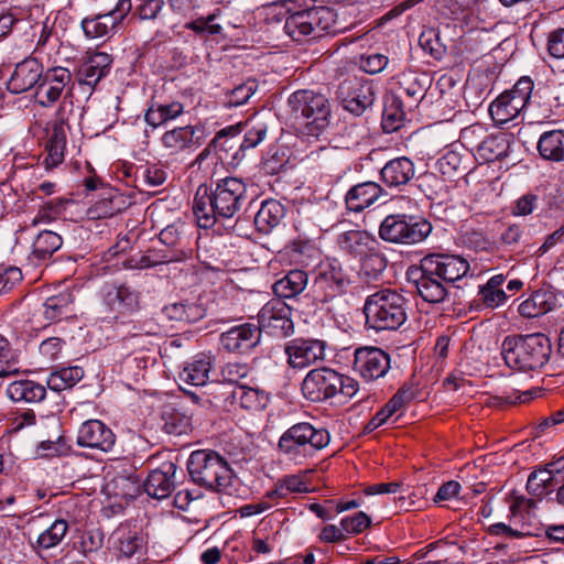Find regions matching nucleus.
<instances>
[{
    "label": "nucleus",
    "instance_id": "nucleus-1",
    "mask_svg": "<svg viewBox=\"0 0 564 564\" xmlns=\"http://www.w3.org/2000/svg\"><path fill=\"white\" fill-rule=\"evenodd\" d=\"M248 199L247 184L238 177H225L214 185H199L193 200V213L202 228L232 219Z\"/></svg>",
    "mask_w": 564,
    "mask_h": 564
},
{
    "label": "nucleus",
    "instance_id": "nucleus-2",
    "mask_svg": "<svg viewBox=\"0 0 564 564\" xmlns=\"http://www.w3.org/2000/svg\"><path fill=\"white\" fill-rule=\"evenodd\" d=\"M409 300L392 289L368 295L364 303L365 325L377 333L399 329L408 319Z\"/></svg>",
    "mask_w": 564,
    "mask_h": 564
},
{
    "label": "nucleus",
    "instance_id": "nucleus-3",
    "mask_svg": "<svg viewBox=\"0 0 564 564\" xmlns=\"http://www.w3.org/2000/svg\"><path fill=\"white\" fill-rule=\"evenodd\" d=\"M552 345L542 333L507 336L501 345L506 365L519 371L541 369L550 359Z\"/></svg>",
    "mask_w": 564,
    "mask_h": 564
},
{
    "label": "nucleus",
    "instance_id": "nucleus-4",
    "mask_svg": "<svg viewBox=\"0 0 564 564\" xmlns=\"http://www.w3.org/2000/svg\"><path fill=\"white\" fill-rule=\"evenodd\" d=\"M291 118L302 132L318 137L330 123L332 106L328 98L312 89H300L288 98Z\"/></svg>",
    "mask_w": 564,
    "mask_h": 564
},
{
    "label": "nucleus",
    "instance_id": "nucleus-5",
    "mask_svg": "<svg viewBox=\"0 0 564 564\" xmlns=\"http://www.w3.org/2000/svg\"><path fill=\"white\" fill-rule=\"evenodd\" d=\"M330 442V435L323 427L308 422H299L286 429L278 441L279 453L289 462L303 465Z\"/></svg>",
    "mask_w": 564,
    "mask_h": 564
},
{
    "label": "nucleus",
    "instance_id": "nucleus-6",
    "mask_svg": "<svg viewBox=\"0 0 564 564\" xmlns=\"http://www.w3.org/2000/svg\"><path fill=\"white\" fill-rule=\"evenodd\" d=\"M187 469L195 484L210 490H226L232 481L228 463L214 451H194L188 458Z\"/></svg>",
    "mask_w": 564,
    "mask_h": 564
},
{
    "label": "nucleus",
    "instance_id": "nucleus-7",
    "mask_svg": "<svg viewBox=\"0 0 564 564\" xmlns=\"http://www.w3.org/2000/svg\"><path fill=\"white\" fill-rule=\"evenodd\" d=\"M358 382L330 368H316L305 376L302 382L304 397L312 402H322L341 394L354 397L358 391Z\"/></svg>",
    "mask_w": 564,
    "mask_h": 564
},
{
    "label": "nucleus",
    "instance_id": "nucleus-8",
    "mask_svg": "<svg viewBox=\"0 0 564 564\" xmlns=\"http://www.w3.org/2000/svg\"><path fill=\"white\" fill-rule=\"evenodd\" d=\"M284 22L285 33L294 41L301 42L307 36L316 37L321 32H336L337 15L325 6H314L291 12Z\"/></svg>",
    "mask_w": 564,
    "mask_h": 564
},
{
    "label": "nucleus",
    "instance_id": "nucleus-9",
    "mask_svg": "<svg viewBox=\"0 0 564 564\" xmlns=\"http://www.w3.org/2000/svg\"><path fill=\"white\" fill-rule=\"evenodd\" d=\"M431 231L432 225L426 219L406 214L388 215L379 226V237L394 245L420 243Z\"/></svg>",
    "mask_w": 564,
    "mask_h": 564
},
{
    "label": "nucleus",
    "instance_id": "nucleus-10",
    "mask_svg": "<svg viewBox=\"0 0 564 564\" xmlns=\"http://www.w3.org/2000/svg\"><path fill=\"white\" fill-rule=\"evenodd\" d=\"M336 96L345 110L361 116L373 105L376 88L371 79L350 76L338 85Z\"/></svg>",
    "mask_w": 564,
    "mask_h": 564
},
{
    "label": "nucleus",
    "instance_id": "nucleus-11",
    "mask_svg": "<svg viewBox=\"0 0 564 564\" xmlns=\"http://www.w3.org/2000/svg\"><path fill=\"white\" fill-rule=\"evenodd\" d=\"M431 267L423 259L419 265L406 270V280L416 294L426 303L440 304L448 296L447 284L435 272H427Z\"/></svg>",
    "mask_w": 564,
    "mask_h": 564
},
{
    "label": "nucleus",
    "instance_id": "nucleus-12",
    "mask_svg": "<svg viewBox=\"0 0 564 564\" xmlns=\"http://www.w3.org/2000/svg\"><path fill=\"white\" fill-rule=\"evenodd\" d=\"M348 284V275L337 260L323 261L316 267L313 291L321 302H328L338 296Z\"/></svg>",
    "mask_w": 564,
    "mask_h": 564
},
{
    "label": "nucleus",
    "instance_id": "nucleus-13",
    "mask_svg": "<svg viewBox=\"0 0 564 564\" xmlns=\"http://www.w3.org/2000/svg\"><path fill=\"white\" fill-rule=\"evenodd\" d=\"M131 10V0H118L111 11L84 18L80 22L82 30L90 40L110 37L117 33L118 28Z\"/></svg>",
    "mask_w": 564,
    "mask_h": 564
},
{
    "label": "nucleus",
    "instance_id": "nucleus-14",
    "mask_svg": "<svg viewBox=\"0 0 564 564\" xmlns=\"http://www.w3.org/2000/svg\"><path fill=\"white\" fill-rule=\"evenodd\" d=\"M260 335L267 333L274 337L290 336L294 330L291 308L280 299H273L258 313Z\"/></svg>",
    "mask_w": 564,
    "mask_h": 564
},
{
    "label": "nucleus",
    "instance_id": "nucleus-15",
    "mask_svg": "<svg viewBox=\"0 0 564 564\" xmlns=\"http://www.w3.org/2000/svg\"><path fill=\"white\" fill-rule=\"evenodd\" d=\"M208 135L205 124H186L165 131L161 137V143L170 154L175 155L198 149Z\"/></svg>",
    "mask_w": 564,
    "mask_h": 564
},
{
    "label": "nucleus",
    "instance_id": "nucleus-16",
    "mask_svg": "<svg viewBox=\"0 0 564 564\" xmlns=\"http://www.w3.org/2000/svg\"><path fill=\"white\" fill-rule=\"evenodd\" d=\"M230 386L214 382L210 384V394H214V402L216 404L228 399L232 402H239L241 408L249 411H261L267 406L269 401L268 394L259 389L250 388L247 386H237L229 390Z\"/></svg>",
    "mask_w": 564,
    "mask_h": 564
},
{
    "label": "nucleus",
    "instance_id": "nucleus-17",
    "mask_svg": "<svg viewBox=\"0 0 564 564\" xmlns=\"http://www.w3.org/2000/svg\"><path fill=\"white\" fill-rule=\"evenodd\" d=\"M390 361V355L375 346L359 347L354 352V370L366 381L384 377Z\"/></svg>",
    "mask_w": 564,
    "mask_h": 564
},
{
    "label": "nucleus",
    "instance_id": "nucleus-18",
    "mask_svg": "<svg viewBox=\"0 0 564 564\" xmlns=\"http://www.w3.org/2000/svg\"><path fill=\"white\" fill-rule=\"evenodd\" d=\"M326 344L321 339L294 338L284 346L288 364L302 369L325 359Z\"/></svg>",
    "mask_w": 564,
    "mask_h": 564
},
{
    "label": "nucleus",
    "instance_id": "nucleus-19",
    "mask_svg": "<svg viewBox=\"0 0 564 564\" xmlns=\"http://www.w3.org/2000/svg\"><path fill=\"white\" fill-rule=\"evenodd\" d=\"M72 74L65 67H51L42 72V78L36 88L39 104L43 107H52L70 85Z\"/></svg>",
    "mask_w": 564,
    "mask_h": 564
},
{
    "label": "nucleus",
    "instance_id": "nucleus-20",
    "mask_svg": "<svg viewBox=\"0 0 564 564\" xmlns=\"http://www.w3.org/2000/svg\"><path fill=\"white\" fill-rule=\"evenodd\" d=\"M260 329L251 323L232 326L220 335L223 348L236 354H249L260 344Z\"/></svg>",
    "mask_w": 564,
    "mask_h": 564
},
{
    "label": "nucleus",
    "instance_id": "nucleus-21",
    "mask_svg": "<svg viewBox=\"0 0 564 564\" xmlns=\"http://www.w3.org/2000/svg\"><path fill=\"white\" fill-rule=\"evenodd\" d=\"M77 444L101 452H110L116 444L112 430L100 420H87L77 431Z\"/></svg>",
    "mask_w": 564,
    "mask_h": 564
},
{
    "label": "nucleus",
    "instance_id": "nucleus-22",
    "mask_svg": "<svg viewBox=\"0 0 564 564\" xmlns=\"http://www.w3.org/2000/svg\"><path fill=\"white\" fill-rule=\"evenodd\" d=\"M423 260L431 267L427 272H435L446 284L460 280L469 271V263L459 256L433 253Z\"/></svg>",
    "mask_w": 564,
    "mask_h": 564
},
{
    "label": "nucleus",
    "instance_id": "nucleus-23",
    "mask_svg": "<svg viewBox=\"0 0 564 564\" xmlns=\"http://www.w3.org/2000/svg\"><path fill=\"white\" fill-rule=\"evenodd\" d=\"M176 464L167 460L153 469L143 482L144 491L154 499L167 498L176 487Z\"/></svg>",
    "mask_w": 564,
    "mask_h": 564
},
{
    "label": "nucleus",
    "instance_id": "nucleus-24",
    "mask_svg": "<svg viewBox=\"0 0 564 564\" xmlns=\"http://www.w3.org/2000/svg\"><path fill=\"white\" fill-rule=\"evenodd\" d=\"M43 65L33 57L23 59L15 65L9 82L8 89L13 94H22L37 88L42 78Z\"/></svg>",
    "mask_w": 564,
    "mask_h": 564
},
{
    "label": "nucleus",
    "instance_id": "nucleus-25",
    "mask_svg": "<svg viewBox=\"0 0 564 564\" xmlns=\"http://www.w3.org/2000/svg\"><path fill=\"white\" fill-rule=\"evenodd\" d=\"M336 245L344 253L362 259L377 249L378 241L366 230L350 229L337 236Z\"/></svg>",
    "mask_w": 564,
    "mask_h": 564
},
{
    "label": "nucleus",
    "instance_id": "nucleus-26",
    "mask_svg": "<svg viewBox=\"0 0 564 564\" xmlns=\"http://www.w3.org/2000/svg\"><path fill=\"white\" fill-rule=\"evenodd\" d=\"M74 295L72 291L64 290L47 297L41 305L37 315L46 324L58 323L74 315Z\"/></svg>",
    "mask_w": 564,
    "mask_h": 564
},
{
    "label": "nucleus",
    "instance_id": "nucleus-27",
    "mask_svg": "<svg viewBox=\"0 0 564 564\" xmlns=\"http://www.w3.org/2000/svg\"><path fill=\"white\" fill-rule=\"evenodd\" d=\"M380 175L386 186L400 188L414 177L415 166L409 158L400 156L387 162L381 169Z\"/></svg>",
    "mask_w": 564,
    "mask_h": 564
},
{
    "label": "nucleus",
    "instance_id": "nucleus-28",
    "mask_svg": "<svg viewBox=\"0 0 564 564\" xmlns=\"http://www.w3.org/2000/svg\"><path fill=\"white\" fill-rule=\"evenodd\" d=\"M382 195L387 196L384 189L376 182H364L354 185L345 196L349 210L361 212L377 202Z\"/></svg>",
    "mask_w": 564,
    "mask_h": 564
},
{
    "label": "nucleus",
    "instance_id": "nucleus-29",
    "mask_svg": "<svg viewBox=\"0 0 564 564\" xmlns=\"http://www.w3.org/2000/svg\"><path fill=\"white\" fill-rule=\"evenodd\" d=\"M512 134L498 132L486 137L480 143L475 145L478 159L484 162L501 161L509 155L511 149Z\"/></svg>",
    "mask_w": 564,
    "mask_h": 564
},
{
    "label": "nucleus",
    "instance_id": "nucleus-30",
    "mask_svg": "<svg viewBox=\"0 0 564 564\" xmlns=\"http://www.w3.org/2000/svg\"><path fill=\"white\" fill-rule=\"evenodd\" d=\"M111 63V56L107 53L93 54L78 69L79 84L94 88L109 73Z\"/></svg>",
    "mask_w": 564,
    "mask_h": 564
},
{
    "label": "nucleus",
    "instance_id": "nucleus-31",
    "mask_svg": "<svg viewBox=\"0 0 564 564\" xmlns=\"http://www.w3.org/2000/svg\"><path fill=\"white\" fill-rule=\"evenodd\" d=\"M400 89L405 96L404 108L412 110L419 106L424 98L430 78L426 74H416L413 72L400 75Z\"/></svg>",
    "mask_w": 564,
    "mask_h": 564
},
{
    "label": "nucleus",
    "instance_id": "nucleus-32",
    "mask_svg": "<svg viewBox=\"0 0 564 564\" xmlns=\"http://www.w3.org/2000/svg\"><path fill=\"white\" fill-rule=\"evenodd\" d=\"M557 306V296L551 290L534 291L530 297L519 305V313L527 318H535L542 316Z\"/></svg>",
    "mask_w": 564,
    "mask_h": 564
},
{
    "label": "nucleus",
    "instance_id": "nucleus-33",
    "mask_svg": "<svg viewBox=\"0 0 564 564\" xmlns=\"http://www.w3.org/2000/svg\"><path fill=\"white\" fill-rule=\"evenodd\" d=\"M212 368V357L206 354H198L184 362L178 378L182 382L191 386H205L209 379Z\"/></svg>",
    "mask_w": 564,
    "mask_h": 564
},
{
    "label": "nucleus",
    "instance_id": "nucleus-34",
    "mask_svg": "<svg viewBox=\"0 0 564 564\" xmlns=\"http://www.w3.org/2000/svg\"><path fill=\"white\" fill-rule=\"evenodd\" d=\"M63 246V238L52 230H42L32 243L29 261L33 265H40L52 258Z\"/></svg>",
    "mask_w": 564,
    "mask_h": 564
},
{
    "label": "nucleus",
    "instance_id": "nucleus-35",
    "mask_svg": "<svg viewBox=\"0 0 564 564\" xmlns=\"http://www.w3.org/2000/svg\"><path fill=\"white\" fill-rule=\"evenodd\" d=\"M47 155L44 163L47 169H52L64 161V150L66 147L65 121L63 119L53 121L47 130Z\"/></svg>",
    "mask_w": 564,
    "mask_h": 564
},
{
    "label": "nucleus",
    "instance_id": "nucleus-36",
    "mask_svg": "<svg viewBox=\"0 0 564 564\" xmlns=\"http://www.w3.org/2000/svg\"><path fill=\"white\" fill-rule=\"evenodd\" d=\"M540 156L552 163H564V130L554 129L543 132L536 144Z\"/></svg>",
    "mask_w": 564,
    "mask_h": 564
},
{
    "label": "nucleus",
    "instance_id": "nucleus-37",
    "mask_svg": "<svg viewBox=\"0 0 564 564\" xmlns=\"http://www.w3.org/2000/svg\"><path fill=\"white\" fill-rule=\"evenodd\" d=\"M6 393L13 402L37 403L44 400L46 389L39 382L22 379L11 382Z\"/></svg>",
    "mask_w": 564,
    "mask_h": 564
},
{
    "label": "nucleus",
    "instance_id": "nucleus-38",
    "mask_svg": "<svg viewBox=\"0 0 564 564\" xmlns=\"http://www.w3.org/2000/svg\"><path fill=\"white\" fill-rule=\"evenodd\" d=\"M308 284V274L299 269L289 271L276 280L272 286L273 293L281 299H295L303 293Z\"/></svg>",
    "mask_w": 564,
    "mask_h": 564
},
{
    "label": "nucleus",
    "instance_id": "nucleus-39",
    "mask_svg": "<svg viewBox=\"0 0 564 564\" xmlns=\"http://www.w3.org/2000/svg\"><path fill=\"white\" fill-rule=\"evenodd\" d=\"M106 304L118 314L131 313L138 308L139 293L121 284L109 290L105 296Z\"/></svg>",
    "mask_w": 564,
    "mask_h": 564
},
{
    "label": "nucleus",
    "instance_id": "nucleus-40",
    "mask_svg": "<svg viewBox=\"0 0 564 564\" xmlns=\"http://www.w3.org/2000/svg\"><path fill=\"white\" fill-rule=\"evenodd\" d=\"M285 216V207L276 199L262 202L260 209L254 216V226L258 231L269 234L280 225Z\"/></svg>",
    "mask_w": 564,
    "mask_h": 564
},
{
    "label": "nucleus",
    "instance_id": "nucleus-41",
    "mask_svg": "<svg viewBox=\"0 0 564 564\" xmlns=\"http://www.w3.org/2000/svg\"><path fill=\"white\" fill-rule=\"evenodd\" d=\"M74 204L73 199L64 197H53L44 200L33 217L32 226L48 225L61 218H65L67 207Z\"/></svg>",
    "mask_w": 564,
    "mask_h": 564
},
{
    "label": "nucleus",
    "instance_id": "nucleus-42",
    "mask_svg": "<svg viewBox=\"0 0 564 564\" xmlns=\"http://www.w3.org/2000/svg\"><path fill=\"white\" fill-rule=\"evenodd\" d=\"M184 112V105L180 101L167 104H153L145 112L144 119L148 124L158 128L163 123L174 120Z\"/></svg>",
    "mask_w": 564,
    "mask_h": 564
},
{
    "label": "nucleus",
    "instance_id": "nucleus-43",
    "mask_svg": "<svg viewBox=\"0 0 564 564\" xmlns=\"http://www.w3.org/2000/svg\"><path fill=\"white\" fill-rule=\"evenodd\" d=\"M105 490L109 496L133 499L140 492V482L132 475L117 474L106 484Z\"/></svg>",
    "mask_w": 564,
    "mask_h": 564
},
{
    "label": "nucleus",
    "instance_id": "nucleus-44",
    "mask_svg": "<svg viewBox=\"0 0 564 564\" xmlns=\"http://www.w3.org/2000/svg\"><path fill=\"white\" fill-rule=\"evenodd\" d=\"M109 541L111 542L112 547L126 557L132 556L141 546L142 542L138 536V533L129 527H119L111 534Z\"/></svg>",
    "mask_w": 564,
    "mask_h": 564
},
{
    "label": "nucleus",
    "instance_id": "nucleus-45",
    "mask_svg": "<svg viewBox=\"0 0 564 564\" xmlns=\"http://www.w3.org/2000/svg\"><path fill=\"white\" fill-rule=\"evenodd\" d=\"M84 377V370L80 367H66L54 371L47 378V387L56 392L74 387Z\"/></svg>",
    "mask_w": 564,
    "mask_h": 564
},
{
    "label": "nucleus",
    "instance_id": "nucleus-46",
    "mask_svg": "<svg viewBox=\"0 0 564 564\" xmlns=\"http://www.w3.org/2000/svg\"><path fill=\"white\" fill-rule=\"evenodd\" d=\"M246 128L243 140L239 145L240 151L253 149L259 145L267 137L269 124L262 118H251L242 123Z\"/></svg>",
    "mask_w": 564,
    "mask_h": 564
},
{
    "label": "nucleus",
    "instance_id": "nucleus-47",
    "mask_svg": "<svg viewBox=\"0 0 564 564\" xmlns=\"http://www.w3.org/2000/svg\"><path fill=\"white\" fill-rule=\"evenodd\" d=\"M520 112V109L517 108L503 93L494 100L489 107V113L498 124H505L511 121Z\"/></svg>",
    "mask_w": 564,
    "mask_h": 564
},
{
    "label": "nucleus",
    "instance_id": "nucleus-48",
    "mask_svg": "<svg viewBox=\"0 0 564 564\" xmlns=\"http://www.w3.org/2000/svg\"><path fill=\"white\" fill-rule=\"evenodd\" d=\"M68 531V523L63 519L55 520L36 540L39 547L48 550L58 545Z\"/></svg>",
    "mask_w": 564,
    "mask_h": 564
},
{
    "label": "nucleus",
    "instance_id": "nucleus-49",
    "mask_svg": "<svg viewBox=\"0 0 564 564\" xmlns=\"http://www.w3.org/2000/svg\"><path fill=\"white\" fill-rule=\"evenodd\" d=\"M555 478L545 468L534 470L530 474L527 481V490L530 495L535 497H542L551 487L556 485Z\"/></svg>",
    "mask_w": 564,
    "mask_h": 564
},
{
    "label": "nucleus",
    "instance_id": "nucleus-50",
    "mask_svg": "<svg viewBox=\"0 0 564 564\" xmlns=\"http://www.w3.org/2000/svg\"><path fill=\"white\" fill-rule=\"evenodd\" d=\"M534 84L530 77H521L510 90L503 91L508 99L522 111L528 105Z\"/></svg>",
    "mask_w": 564,
    "mask_h": 564
},
{
    "label": "nucleus",
    "instance_id": "nucleus-51",
    "mask_svg": "<svg viewBox=\"0 0 564 564\" xmlns=\"http://www.w3.org/2000/svg\"><path fill=\"white\" fill-rule=\"evenodd\" d=\"M162 421V430L170 435L186 434L189 429V419L176 411L165 412Z\"/></svg>",
    "mask_w": 564,
    "mask_h": 564
},
{
    "label": "nucleus",
    "instance_id": "nucleus-52",
    "mask_svg": "<svg viewBox=\"0 0 564 564\" xmlns=\"http://www.w3.org/2000/svg\"><path fill=\"white\" fill-rule=\"evenodd\" d=\"M257 90L254 80H248L231 89L226 97L225 106L238 107L246 104Z\"/></svg>",
    "mask_w": 564,
    "mask_h": 564
},
{
    "label": "nucleus",
    "instance_id": "nucleus-53",
    "mask_svg": "<svg viewBox=\"0 0 564 564\" xmlns=\"http://www.w3.org/2000/svg\"><path fill=\"white\" fill-rule=\"evenodd\" d=\"M160 241L169 247H183L186 237V226L183 223H174L166 226L160 232Z\"/></svg>",
    "mask_w": 564,
    "mask_h": 564
},
{
    "label": "nucleus",
    "instance_id": "nucleus-54",
    "mask_svg": "<svg viewBox=\"0 0 564 564\" xmlns=\"http://www.w3.org/2000/svg\"><path fill=\"white\" fill-rule=\"evenodd\" d=\"M436 166L438 172L448 178H453L464 171L462 169V158L455 151H447L443 154L437 160Z\"/></svg>",
    "mask_w": 564,
    "mask_h": 564
},
{
    "label": "nucleus",
    "instance_id": "nucleus-55",
    "mask_svg": "<svg viewBox=\"0 0 564 564\" xmlns=\"http://www.w3.org/2000/svg\"><path fill=\"white\" fill-rule=\"evenodd\" d=\"M18 372L19 368L11 356L10 344L6 337L0 335V378L9 377Z\"/></svg>",
    "mask_w": 564,
    "mask_h": 564
},
{
    "label": "nucleus",
    "instance_id": "nucleus-56",
    "mask_svg": "<svg viewBox=\"0 0 564 564\" xmlns=\"http://www.w3.org/2000/svg\"><path fill=\"white\" fill-rule=\"evenodd\" d=\"M370 523V518L362 511H359L351 517L343 518L340 521V525L347 534H358L367 529Z\"/></svg>",
    "mask_w": 564,
    "mask_h": 564
},
{
    "label": "nucleus",
    "instance_id": "nucleus-57",
    "mask_svg": "<svg viewBox=\"0 0 564 564\" xmlns=\"http://www.w3.org/2000/svg\"><path fill=\"white\" fill-rule=\"evenodd\" d=\"M250 368L247 364L241 362H228L221 369V376L227 384L230 386L229 390H232V383H237L240 379H243L248 376ZM226 384V382H223Z\"/></svg>",
    "mask_w": 564,
    "mask_h": 564
},
{
    "label": "nucleus",
    "instance_id": "nucleus-58",
    "mask_svg": "<svg viewBox=\"0 0 564 564\" xmlns=\"http://www.w3.org/2000/svg\"><path fill=\"white\" fill-rule=\"evenodd\" d=\"M389 63L386 55L380 53L365 54L360 56V68L368 74L382 72Z\"/></svg>",
    "mask_w": 564,
    "mask_h": 564
},
{
    "label": "nucleus",
    "instance_id": "nucleus-59",
    "mask_svg": "<svg viewBox=\"0 0 564 564\" xmlns=\"http://www.w3.org/2000/svg\"><path fill=\"white\" fill-rule=\"evenodd\" d=\"M207 314V307L200 299L195 301L183 300V315L185 323H196Z\"/></svg>",
    "mask_w": 564,
    "mask_h": 564
},
{
    "label": "nucleus",
    "instance_id": "nucleus-60",
    "mask_svg": "<svg viewBox=\"0 0 564 564\" xmlns=\"http://www.w3.org/2000/svg\"><path fill=\"white\" fill-rule=\"evenodd\" d=\"M164 0H140L134 14L140 20H155L162 11Z\"/></svg>",
    "mask_w": 564,
    "mask_h": 564
},
{
    "label": "nucleus",
    "instance_id": "nucleus-61",
    "mask_svg": "<svg viewBox=\"0 0 564 564\" xmlns=\"http://www.w3.org/2000/svg\"><path fill=\"white\" fill-rule=\"evenodd\" d=\"M420 45L435 59H441L445 53V47L440 43L438 35L433 31L421 34Z\"/></svg>",
    "mask_w": 564,
    "mask_h": 564
},
{
    "label": "nucleus",
    "instance_id": "nucleus-62",
    "mask_svg": "<svg viewBox=\"0 0 564 564\" xmlns=\"http://www.w3.org/2000/svg\"><path fill=\"white\" fill-rule=\"evenodd\" d=\"M22 278V271L18 267H0V293L13 289Z\"/></svg>",
    "mask_w": 564,
    "mask_h": 564
},
{
    "label": "nucleus",
    "instance_id": "nucleus-63",
    "mask_svg": "<svg viewBox=\"0 0 564 564\" xmlns=\"http://www.w3.org/2000/svg\"><path fill=\"white\" fill-rule=\"evenodd\" d=\"M538 203L539 197L536 195L531 193L524 194L514 202L511 213L514 216H528L538 207Z\"/></svg>",
    "mask_w": 564,
    "mask_h": 564
},
{
    "label": "nucleus",
    "instance_id": "nucleus-64",
    "mask_svg": "<svg viewBox=\"0 0 564 564\" xmlns=\"http://www.w3.org/2000/svg\"><path fill=\"white\" fill-rule=\"evenodd\" d=\"M547 51L555 58H564V28L549 34Z\"/></svg>",
    "mask_w": 564,
    "mask_h": 564
}]
</instances>
